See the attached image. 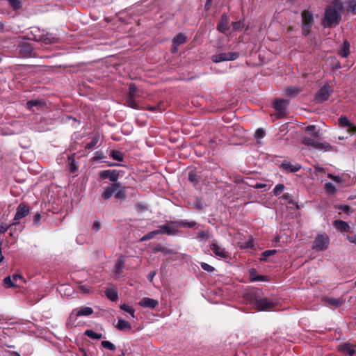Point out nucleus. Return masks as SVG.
<instances>
[{
  "mask_svg": "<svg viewBox=\"0 0 356 356\" xmlns=\"http://www.w3.org/2000/svg\"><path fill=\"white\" fill-rule=\"evenodd\" d=\"M3 281L6 288H11L16 286L13 280V277L10 276L5 277Z\"/></svg>",
  "mask_w": 356,
  "mask_h": 356,
  "instance_id": "nucleus-40",
  "label": "nucleus"
},
{
  "mask_svg": "<svg viewBox=\"0 0 356 356\" xmlns=\"http://www.w3.org/2000/svg\"><path fill=\"white\" fill-rule=\"evenodd\" d=\"M110 156L113 159L118 161H122L124 159V154L118 150H112Z\"/></svg>",
  "mask_w": 356,
  "mask_h": 356,
  "instance_id": "nucleus-33",
  "label": "nucleus"
},
{
  "mask_svg": "<svg viewBox=\"0 0 356 356\" xmlns=\"http://www.w3.org/2000/svg\"><path fill=\"white\" fill-rule=\"evenodd\" d=\"M188 180L191 184L195 186L198 183L199 177L195 172L191 171L188 173Z\"/></svg>",
  "mask_w": 356,
  "mask_h": 356,
  "instance_id": "nucleus-38",
  "label": "nucleus"
},
{
  "mask_svg": "<svg viewBox=\"0 0 356 356\" xmlns=\"http://www.w3.org/2000/svg\"><path fill=\"white\" fill-rule=\"evenodd\" d=\"M246 298L250 303L259 311L270 310L277 305V302L273 300L262 298L261 291L259 289L248 292Z\"/></svg>",
  "mask_w": 356,
  "mask_h": 356,
  "instance_id": "nucleus-3",
  "label": "nucleus"
},
{
  "mask_svg": "<svg viewBox=\"0 0 356 356\" xmlns=\"http://www.w3.org/2000/svg\"><path fill=\"white\" fill-rule=\"evenodd\" d=\"M289 104V101L286 99H276L273 104V108L279 113L280 115L283 116L285 114L286 108Z\"/></svg>",
  "mask_w": 356,
  "mask_h": 356,
  "instance_id": "nucleus-13",
  "label": "nucleus"
},
{
  "mask_svg": "<svg viewBox=\"0 0 356 356\" xmlns=\"http://www.w3.org/2000/svg\"><path fill=\"white\" fill-rule=\"evenodd\" d=\"M340 350L343 353H348L350 356H353L356 353V347L350 343H345L340 346Z\"/></svg>",
  "mask_w": 356,
  "mask_h": 356,
  "instance_id": "nucleus-21",
  "label": "nucleus"
},
{
  "mask_svg": "<svg viewBox=\"0 0 356 356\" xmlns=\"http://www.w3.org/2000/svg\"><path fill=\"white\" fill-rule=\"evenodd\" d=\"M329 244L330 237L326 233L318 234L313 242L312 249L316 251L326 250L329 247Z\"/></svg>",
  "mask_w": 356,
  "mask_h": 356,
  "instance_id": "nucleus-5",
  "label": "nucleus"
},
{
  "mask_svg": "<svg viewBox=\"0 0 356 356\" xmlns=\"http://www.w3.org/2000/svg\"><path fill=\"white\" fill-rule=\"evenodd\" d=\"M350 46L349 42L345 40L341 49L339 51V55L343 58H347L350 54Z\"/></svg>",
  "mask_w": 356,
  "mask_h": 356,
  "instance_id": "nucleus-27",
  "label": "nucleus"
},
{
  "mask_svg": "<svg viewBox=\"0 0 356 356\" xmlns=\"http://www.w3.org/2000/svg\"><path fill=\"white\" fill-rule=\"evenodd\" d=\"M29 211V207L25 205L23 203L19 204L17 207L16 213L13 219L14 222L13 224H19V220L28 216Z\"/></svg>",
  "mask_w": 356,
  "mask_h": 356,
  "instance_id": "nucleus-9",
  "label": "nucleus"
},
{
  "mask_svg": "<svg viewBox=\"0 0 356 356\" xmlns=\"http://www.w3.org/2000/svg\"><path fill=\"white\" fill-rule=\"evenodd\" d=\"M239 57L238 52L220 53L211 56V60L218 63L222 61L234 60Z\"/></svg>",
  "mask_w": 356,
  "mask_h": 356,
  "instance_id": "nucleus-7",
  "label": "nucleus"
},
{
  "mask_svg": "<svg viewBox=\"0 0 356 356\" xmlns=\"http://www.w3.org/2000/svg\"><path fill=\"white\" fill-rule=\"evenodd\" d=\"M124 268V259L122 256L120 257L115 265V275L117 277H120Z\"/></svg>",
  "mask_w": 356,
  "mask_h": 356,
  "instance_id": "nucleus-19",
  "label": "nucleus"
},
{
  "mask_svg": "<svg viewBox=\"0 0 356 356\" xmlns=\"http://www.w3.org/2000/svg\"><path fill=\"white\" fill-rule=\"evenodd\" d=\"M157 234H161V231L159 230H154L152 232H150L146 234H145L141 238H140V241H148V240H150L152 239L153 237H154V236L157 235Z\"/></svg>",
  "mask_w": 356,
  "mask_h": 356,
  "instance_id": "nucleus-35",
  "label": "nucleus"
},
{
  "mask_svg": "<svg viewBox=\"0 0 356 356\" xmlns=\"http://www.w3.org/2000/svg\"><path fill=\"white\" fill-rule=\"evenodd\" d=\"M186 42V37L183 33L177 34L172 40V46L178 47Z\"/></svg>",
  "mask_w": 356,
  "mask_h": 356,
  "instance_id": "nucleus-30",
  "label": "nucleus"
},
{
  "mask_svg": "<svg viewBox=\"0 0 356 356\" xmlns=\"http://www.w3.org/2000/svg\"><path fill=\"white\" fill-rule=\"evenodd\" d=\"M343 5L340 0H333L325 8L324 17L322 19V26L324 28H332L338 25L341 19Z\"/></svg>",
  "mask_w": 356,
  "mask_h": 356,
  "instance_id": "nucleus-1",
  "label": "nucleus"
},
{
  "mask_svg": "<svg viewBox=\"0 0 356 356\" xmlns=\"http://www.w3.org/2000/svg\"><path fill=\"white\" fill-rule=\"evenodd\" d=\"M333 226L341 232H350V227L349 225L341 220H335L333 222Z\"/></svg>",
  "mask_w": 356,
  "mask_h": 356,
  "instance_id": "nucleus-17",
  "label": "nucleus"
},
{
  "mask_svg": "<svg viewBox=\"0 0 356 356\" xmlns=\"http://www.w3.org/2000/svg\"><path fill=\"white\" fill-rule=\"evenodd\" d=\"M99 177L102 179H108L112 182H115L119 177V172L116 170H106L100 172Z\"/></svg>",
  "mask_w": 356,
  "mask_h": 356,
  "instance_id": "nucleus-12",
  "label": "nucleus"
},
{
  "mask_svg": "<svg viewBox=\"0 0 356 356\" xmlns=\"http://www.w3.org/2000/svg\"><path fill=\"white\" fill-rule=\"evenodd\" d=\"M126 105L134 109L138 108V105L135 101L134 97H127V99L126 100Z\"/></svg>",
  "mask_w": 356,
  "mask_h": 356,
  "instance_id": "nucleus-39",
  "label": "nucleus"
},
{
  "mask_svg": "<svg viewBox=\"0 0 356 356\" xmlns=\"http://www.w3.org/2000/svg\"><path fill=\"white\" fill-rule=\"evenodd\" d=\"M323 300L327 305L336 308L341 307L343 303V301L339 298L326 297Z\"/></svg>",
  "mask_w": 356,
  "mask_h": 356,
  "instance_id": "nucleus-28",
  "label": "nucleus"
},
{
  "mask_svg": "<svg viewBox=\"0 0 356 356\" xmlns=\"http://www.w3.org/2000/svg\"><path fill=\"white\" fill-rule=\"evenodd\" d=\"M209 237V231H201L197 233V238H208Z\"/></svg>",
  "mask_w": 356,
  "mask_h": 356,
  "instance_id": "nucleus-59",
  "label": "nucleus"
},
{
  "mask_svg": "<svg viewBox=\"0 0 356 356\" xmlns=\"http://www.w3.org/2000/svg\"><path fill=\"white\" fill-rule=\"evenodd\" d=\"M8 1V5L14 10H17L22 7V2L21 0H6Z\"/></svg>",
  "mask_w": 356,
  "mask_h": 356,
  "instance_id": "nucleus-32",
  "label": "nucleus"
},
{
  "mask_svg": "<svg viewBox=\"0 0 356 356\" xmlns=\"http://www.w3.org/2000/svg\"><path fill=\"white\" fill-rule=\"evenodd\" d=\"M37 41H41L44 44H49L51 43H54L56 40V38L53 36L51 34L47 33L45 35H42L40 36L38 39H35Z\"/></svg>",
  "mask_w": 356,
  "mask_h": 356,
  "instance_id": "nucleus-24",
  "label": "nucleus"
},
{
  "mask_svg": "<svg viewBox=\"0 0 356 356\" xmlns=\"http://www.w3.org/2000/svg\"><path fill=\"white\" fill-rule=\"evenodd\" d=\"M347 239L350 243L356 244V235L347 236Z\"/></svg>",
  "mask_w": 356,
  "mask_h": 356,
  "instance_id": "nucleus-64",
  "label": "nucleus"
},
{
  "mask_svg": "<svg viewBox=\"0 0 356 356\" xmlns=\"http://www.w3.org/2000/svg\"><path fill=\"white\" fill-rule=\"evenodd\" d=\"M138 305L142 307L154 309L159 305V301L157 300L145 297L140 300Z\"/></svg>",
  "mask_w": 356,
  "mask_h": 356,
  "instance_id": "nucleus-15",
  "label": "nucleus"
},
{
  "mask_svg": "<svg viewBox=\"0 0 356 356\" xmlns=\"http://www.w3.org/2000/svg\"><path fill=\"white\" fill-rule=\"evenodd\" d=\"M118 184H110L104 188L102 193V197L104 200H108L113 195L114 186H118Z\"/></svg>",
  "mask_w": 356,
  "mask_h": 356,
  "instance_id": "nucleus-29",
  "label": "nucleus"
},
{
  "mask_svg": "<svg viewBox=\"0 0 356 356\" xmlns=\"http://www.w3.org/2000/svg\"><path fill=\"white\" fill-rule=\"evenodd\" d=\"M120 309L126 312H128L131 314V316L132 317H134V312H135V310L133 307L129 306L127 304H122L121 306H120Z\"/></svg>",
  "mask_w": 356,
  "mask_h": 356,
  "instance_id": "nucleus-45",
  "label": "nucleus"
},
{
  "mask_svg": "<svg viewBox=\"0 0 356 356\" xmlns=\"http://www.w3.org/2000/svg\"><path fill=\"white\" fill-rule=\"evenodd\" d=\"M22 51H24L26 53V55H30L32 52V49L29 45H24L22 47Z\"/></svg>",
  "mask_w": 356,
  "mask_h": 356,
  "instance_id": "nucleus-60",
  "label": "nucleus"
},
{
  "mask_svg": "<svg viewBox=\"0 0 356 356\" xmlns=\"http://www.w3.org/2000/svg\"><path fill=\"white\" fill-rule=\"evenodd\" d=\"M200 266L204 270L209 273L213 272L215 270L213 266L204 262L200 263Z\"/></svg>",
  "mask_w": 356,
  "mask_h": 356,
  "instance_id": "nucleus-49",
  "label": "nucleus"
},
{
  "mask_svg": "<svg viewBox=\"0 0 356 356\" xmlns=\"http://www.w3.org/2000/svg\"><path fill=\"white\" fill-rule=\"evenodd\" d=\"M174 221H170L165 225H162L159 226V231H161V234H166L168 236H173L177 234L179 232L178 227L176 224L174 223Z\"/></svg>",
  "mask_w": 356,
  "mask_h": 356,
  "instance_id": "nucleus-8",
  "label": "nucleus"
},
{
  "mask_svg": "<svg viewBox=\"0 0 356 356\" xmlns=\"http://www.w3.org/2000/svg\"><path fill=\"white\" fill-rule=\"evenodd\" d=\"M106 298L111 301H116L118 299V293L115 288L107 289L105 291Z\"/></svg>",
  "mask_w": 356,
  "mask_h": 356,
  "instance_id": "nucleus-26",
  "label": "nucleus"
},
{
  "mask_svg": "<svg viewBox=\"0 0 356 356\" xmlns=\"http://www.w3.org/2000/svg\"><path fill=\"white\" fill-rule=\"evenodd\" d=\"M101 345L103 348L108 349L111 351H115L116 349L115 346L108 341H102Z\"/></svg>",
  "mask_w": 356,
  "mask_h": 356,
  "instance_id": "nucleus-43",
  "label": "nucleus"
},
{
  "mask_svg": "<svg viewBox=\"0 0 356 356\" xmlns=\"http://www.w3.org/2000/svg\"><path fill=\"white\" fill-rule=\"evenodd\" d=\"M265 136V131L262 128H259L254 133V138L257 140L263 138Z\"/></svg>",
  "mask_w": 356,
  "mask_h": 356,
  "instance_id": "nucleus-48",
  "label": "nucleus"
},
{
  "mask_svg": "<svg viewBox=\"0 0 356 356\" xmlns=\"http://www.w3.org/2000/svg\"><path fill=\"white\" fill-rule=\"evenodd\" d=\"M105 158L104 153L102 151H97L95 153L94 160H100Z\"/></svg>",
  "mask_w": 356,
  "mask_h": 356,
  "instance_id": "nucleus-56",
  "label": "nucleus"
},
{
  "mask_svg": "<svg viewBox=\"0 0 356 356\" xmlns=\"http://www.w3.org/2000/svg\"><path fill=\"white\" fill-rule=\"evenodd\" d=\"M327 177L334 181L335 182H340L341 181V178L339 176H335L332 174H328Z\"/></svg>",
  "mask_w": 356,
  "mask_h": 356,
  "instance_id": "nucleus-63",
  "label": "nucleus"
},
{
  "mask_svg": "<svg viewBox=\"0 0 356 356\" xmlns=\"http://www.w3.org/2000/svg\"><path fill=\"white\" fill-rule=\"evenodd\" d=\"M232 26H233V30L234 31H241L242 29L244 27V22L242 20L234 22H232Z\"/></svg>",
  "mask_w": 356,
  "mask_h": 356,
  "instance_id": "nucleus-42",
  "label": "nucleus"
},
{
  "mask_svg": "<svg viewBox=\"0 0 356 356\" xmlns=\"http://www.w3.org/2000/svg\"><path fill=\"white\" fill-rule=\"evenodd\" d=\"M113 184H118V186H114L113 195L118 200H125L127 197L126 188L119 182L113 183Z\"/></svg>",
  "mask_w": 356,
  "mask_h": 356,
  "instance_id": "nucleus-14",
  "label": "nucleus"
},
{
  "mask_svg": "<svg viewBox=\"0 0 356 356\" xmlns=\"http://www.w3.org/2000/svg\"><path fill=\"white\" fill-rule=\"evenodd\" d=\"M277 253V250H268L261 253V261H266L268 257L273 255Z\"/></svg>",
  "mask_w": 356,
  "mask_h": 356,
  "instance_id": "nucleus-37",
  "label": "nucleus"
},
{
  "mask_svg": "<svg viewBox=\"0 0 356 356\" xmlns=\"http://www.w3.org/2000/svg\"><path fill=\"white\" fill-rule=\"evenodd\" d=\"M338 122L339 126L342 127H348L352 125V122L346 116H341L338 119Z\"/></svg>",
  "mask_w": 356,
  "mask_h": 356,
  "instance_id": "nucleus-36",
  "label": "nucleus"
},
{
  "mask_svg": "<svg viewBox=\"0 0 356 356\" xmlns=\"http://www.w3.org/2000/svg\"><path fill=\"white\" fill-rule=\"evenodd\" d=\"M175 224H176L179 227H183L184 228H193L197 229V223L195 221H188L185 220H175Z\"/></svg>",
  "mask_w": 356,
  "mask_h": 356,
  "instance_id": "nucleus-20",
  "label": "nucleus"
},
{
  "mask_svg": "<svg viewBox=\"0 0 356 356\" xmlns=\"http://www.w3.org/2000/svg\"><path fill=\"white\" fill-rule=\"evenodd\" d=\"M325 188L326 191L330 193H334L336 191L334 186L330 182L325 184Z\"/></svg>",
  "mask_w": 356,
  "mask_h": 356,
  "instance_id": "nucleus-51",
  "label": "nucleus"
},
{
  "mask_svg": "<svg viewBox=\"0 0 356 356\" xmlns=\"http://www.w3.org/2000/svg\"><path fill=\"white\" fill-rule=\"evenodd\" d=\"M300 91L301 90L299 88L291 87V88H289L288 89H286V93L288 95H291L294 97L297 96L300 92Z\"/></svg>",
  "mask_w": 356,
  "mask_h": 356,
  "instance_id": "nucleus-44",
  "label": "nucleus"
},
{
  "mask_svg": "<svg viewBox=\"0 0 356 356\" xmlns=\"http://www.w3.org/2000/svg\"><path fill=\"white\" fill-rule=\"evenodd\" d=\"M77 170H78V166L76 165L74 159H72L70 163V171L71 173H75Z\"/></svg>",
  "mask_w": 356,
  "mask_h": 356,
  "instance_id": "nucleus-52",
  "label": "nucleus"
},
{
  "mask_svg": "<svg viewBox=\"0 0 356 356\" xmlns=\"http://www.w3.org/2000/svg\"><path fill=\"white\" fill-rule=\"evenodd\" d=\"M99 140V135L98 134H95L92 136L91 140L86 145L85 148L87 149H91L94 148L97 145Z\"/></svg>",
  "mask_w": 356,
  "mask_h": 356,
  "instance_id": "nucleus-31",
  "label": "nucleus"
},
{
  "mask_svg": "<svg viewBox=\"0 0 356 356\" xmlns=\"http://www.w3.org/2000/svg\"><path fill=\"white\" fill-rule=\"evenodd\" d=\"M10 226V225H8L6 223H1L0 225V233L4 234L5 232H6Z\"/></svg>",
  "mask_w": 356,
  "mask_h": 356,
  "instance_id": "nucleus-58",
  "label": "nucleus"
},
{
  "mask_svg": "<svg viewBox=\"0 0 356 356\" xmlns=\"http://www.w3.org/2000/svg\"><path fill=\"white\" fill-rule=\"evenodd\" d=\"M153 251L154 252H161V253H163L165 255H167V254H175L177 253L176 251H175L174 250L169 249V248H168L166 247L163 246L161 244L156 245L154 247V248H153Z\"/></svg>",
  "mask_w": 356,
  "mask_h": 356,
  "instance_id": "nucleus-22",
  "label": "nucleus"
},
{
  "mask_svg": "<svg viewBox=\"0 0 356 356\" xmlns=\"http://www.w3.org/2000/svg\"><path fill=\"white\" fill-rule=\"evenodd\" d=\"M305 131L312 137L303 136L301 143L307 147L324 152L332 150V147L327 142H321L317 138L320 136V130L315 125H309L305 127Z\"/></svg>",
  "mask_w": 356,
  "mask_h": 356,
  "instance_id": "nucleus-2",
  "label": "nucleus"
},
{
  "mask_svg": "<svg viewBox=\"0 0 356 356\" xmlns=\"http://www.w3.org/2000/svg\"><path fill=\"white\" fill-rule=\"evenodd\" d=\"M284 188H285V186L283 184H277L273 191V194L275 195H280V193H282L283 192V191L284 190Z\"/></svg>",
  "mask_w": 356,
  "mask_h": 356,
  "instance_id": "nucleus-47",
  "label": "nucleus"
},
{
  "mask_svg": "<svg viewBox=\"0 0 356 356\" xmlns=\"http://www.w3.org/2000/svg\"><path fill=\"white\" fill-rule=\"evenodd\" d=\"M347 10L348 13H356V0H350L348 2Z\"/></svg>",
  "mask_w": 356,
  "mask_h": 356,
  "instance_id": "nucleus-46",
  "label": "nucleus"
},
{
  "mask_svg": "<svg viewBox=\"0 0 356 356\" xmlns=\"http://www.w3.org/2000/svg\"><path fill=\"white\" fill-rule=\"evenodd\" d=\"M210 249L215 254L216 256L222 259H227L230 257L229 253L225 250V248L219 245L216 243H212L210 245Z\"/></svg>",
  "mask_w": 356,
  "mask_h": 356,
  "instance_id": "nucleus-10",
  "label": "nucleus"
},
{
  "mask_svg": "<svg viewBox=\"0 0 356 356\" xmlns=\"http://www.w3.org/2000/svg\"><path fill=\"white\" fill-rule=\"evenodd\" d=\"M256 270L252 268L250 271L251 282H267L269 281V277L267 275H255Z\"/></svg>",
  "mask_w": 356,
  "mask_h": 356,
  "instance_id": "nucleus-23",
  "label": "nucleus"
},
{
  "mask_svg": "<svg viewBox=\"0 0 356 356\" xmlns=\"http://www.w3.org/2000/svg\"><path fill=\"white\" fill-rule=\"evenodd\" d=\"M138 91L137 87L134 83H130L129 86L128 97H136Z\"/></svg>",
  "mask_w": 356,
  "mask_h": 356,
  "instance_id": "nucleus-41",
  "label": "nucleus"
},
{
  "mask_svg": "<svg viewBox=\"0 0 356 356\" xmlns=\"http://www.w3.org/2000/svg\"><path fill=\"white\" fill-rule=\"evenodd\" d=\"M116 328L121 331L131 330V325L129 321H127L126 320H124L122 318H118Z\"/></svg>",
  "mask_w": 356,
  "mask_h": 356,
  "instance_id": "nucleus-25",
  "label": "nucleus"
},
{
  "mask_svg": "<svg viewBox=\"0 0 356 356\" xmlns=\"http://www.w3.org/2000/svg\"><path fill=\"white\" fill-rule=\"evenodd\" d=\"M40 219H41V215L40 213H36L35 215L33 216V224L35 226L38 227L40 224Z\"/></svg>",
  "mask_w": 356,
  "mask_h": 356,
  "instance_id": "nucleus-53",
  "label": "nucleus"
},
{
  "mask_svg": "<svg viewBox=\"0 0 356 356\" xmlns=\"http://www.w3.org/2000/svg\"><path fill=\"white\" fill-rule=\"evenodd\" d=\"M334 90L327 83H325L316 92L314 100L316 103L321 104L329 99Z\"/></svg>",
  "mask_w": 356,
  "mask_h": 356,
  "instance_id": "nucleus-6",
  "label": "nucleus"
},
{
  "mask_svg": "<svg viewBox=\"0 0 356 356\" xmlns=\"http://www.w3.org/2000/svg\"><path fill=\"white\" fill-rule=\"evenodd\" d=\"M84 334L88 337H90V339H100L102 338V334H98V333H96L94 330H87L85 331L84 332Z\"/></svg>",
  "mask_w": 356,
  "mask_h": 356,
  "instance_id": "nucleus-34",
  "label": "nucleus"
},
{
  "mask_svg": "<svg viewBox=\"0 0 356 356\" xmlns=\"http://www.w3.org/2000/svg\"><path fill=\"white\" fill-rule=\"evenodd\" d=\"M38 104V102L34 101V100L29 101L26 103L27 108L29 109H31L33 106H36Z\"/></svg>",
  "mask_w": 356,
  "mask_h": 356,
  "instance_id": "nucleus-61",
  "label": "nucleus"
},
{
  "mask_svg": "<svg viewBox=\"0 0 356 356\" xmlns=\"http://www.w3.org/2000/svg\"><path fill=\"white\" fill-rule=\"evenodd\" d=\"M282 168L289 172H296L301 169V165L296 163V165H292L290 162L284 161L281 164Z\"/></svg>",
  "mask_w": 356,
  "mask_h": 356,
  "instance_id": "nucleus-18",
  "label": "nucleus"
},
{
  "mask_svg": "<svg viewBox=\"0 0 356 356\" xmlns=\"http://www.w3.org/2000/svg\"><path fill=\"white\" fill-rule=\"evenodd\" d=\"M302 17V32L305 36L309 35L313 24L314 22L313 13L308 10H305L301 13Z\"/></svg>",
  "mask_w": 356,
  "mask_h": 356,
  "instance_id": "nucleus-4",
  "label": "nucleus"
},
{
  "mask_svg": "<svg viewBox=\"0 0 356 356\" xmlns=\"http://www.w3.org/2000/svg\"><path fill=\"white\" fill-rule=\"evenodd\" d=\"M13 280L14 282H17L18 280L21 281L22 282H25V280L23 277V276L20 274H14L13 276Z\"/></svg>",
  "mask_w": 356,
  "mask_h": 356,
  "instance_id": "nucleus-55",
  "label": "nucleus"
},
{
  "mask_svg": "<svg viewBox=\"0 0 356 356\" xmlns=\"http://www.w3.org/2000/svg\"><path fill=\"white\" fill-rule=\"evenodd\" d=\"M67 119H68V123L70 122L72 126H74L75 128L77 127L76 124H78V125L80 124L79 121H77L76 119L74 118H72V117L68 115Z\"/></svg>",
  "mask_w": 356,
  "mask_h": 356,
  "instance_id": "nucleus-54",
  "label": "nucleus"
},
{
  "mask_svg": "<svg viewBox=\"0 0 356 356\" xmlns=\"http://www.w3.org/2000/svg\"><path fill=\"white\" fill-rule=\"evenodd\" d=\"M194 207L196 209H197V210L202 209L203 206H202V201H201V200L200 198H198V197L196 198V202L194 204Z\"/></svg>",
  "mask_w": 356,
  "mask_h": 356,
  "instance_id": "nucleus-57",
  "label": "nucleus"
},
{
  "mask_svg": "<svg viewBox=\"0 0 356 356\" xmlns=\"http://www.w3.org/2000/svg\"><path fill=\"white\" fill-rule=\"evenodd\" d=\"M338 209L345 213H348L350 211V207L348 205H340L338 207Z\"/></svg>",
  "mask_w": 356,
  "mask_h": 356,
  "instance_id": "nucleus-62",
  "label": "nucleus"
},
{
  "mask_svg": "<svg viewBox=\"0 0 356 356\" xmlns=\"http://www.w3.org/2000/svg\"><path fill=\"white\" fill-rule=\"evenodd\" d=\"M92 230L95 232H97L101 228V223L98 220H96L93 222L92 225Z\"/></svg>",
  "mask_w": 356,
  "mask_h": 356,
  "instance_id": "nucleus-50",
  "label": "nucleus"
},
{
  "mask_svg": "<svg viewBox=\"0 0 356 356\" xmlns=\"http://www.w3.org/2000/svg\"><path fill=\"white\" fill-rule=\"evenodd\" d=\"M93 313V309L89 307H85L81 308L80 309H74L70 314V318H72L73 316H89Z\"/></svg>",
  "mask_w": 356,
  "mask_h": 356,
  "instance_id": "nucleus-16",
  "label": "nucleus"
},
{
  "mask_svg": "<svg viewBox=\"0 0 356 356\" xmlns=\"http://www.w3.org/2000/svg\"><path fill=\"white\" fill-rule=\"evenodd\" d=\"M229 18L228 15L227 13H223L221 15L220 20L217 25V30L222 33H226L229 30Z\"/></svg>",
  "mask_w": 356,
  "mask_h": 356,
  "instance_id": "nucleus-11",
  "label": "nucleus"
}]
</instances>
